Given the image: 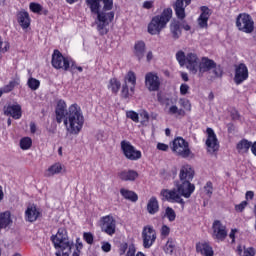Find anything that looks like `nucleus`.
Segmentation results:
<instances>
[{"instance_id":"1","label":"nucleus","mask_w":256,"mask_h":256,"mask_svg":"<svg viewBox=\"0 0 256 256\" xmlns=\"http://www.w3.org/2000/svg\"><path fill=\"white\" fill-rule=\"evenodd\" d=\"M55 113L57 123H63L69 135L81 133L83 125H85V117L79 104H72L67 109V103L64 100H59Z\"/></svg>"},{"instance_id":"2","label":"nucleus","mask_w":256,"mask_h":256,"mask_svg":"<svg viewBox=\"0 0 256 256\" xmlns=\"http://www.w3.org/2000/svg\"><path fill=\"white\" fill-rule=\"evenodd\" d=\"M87 3L92 13L97 15L95 23L99 35H107L109 33V23L115 17V13L111 12L113 0H87Z\"/></svg>"},{"instance_id":"3","label":"nucleus","mask_w":256,"mask_h":256,"mask_svg":"<svg viewBox=\"0 0 256 256\" xmlns=\"http://www.w3.org/2000/svg\"><path fill=\"white\" fill-rule=\"evenodd\" d=\"M51 241L58 249L56 256H80L81 249H83V242L81 238L76 239V244L69 240L67 230L65 228H59L55 235L51 236Z\"/></svg>"},{"instance_id":"4","label":"nucleus","mask_w":256,"mask_h":256,"mask_svg":"<svg viewBox=\"0 0 256 256\" xmlns=\"http://www.w3.org/2000/svg\"><path fill=\"white\" fill-rule=\"evenodd\" d=\"M171 17H173V10L171 8L164 9L161 15L154 16L150 21L148 24V33L150 35H159L167 27V23L171 21Z\"/></svg>"},{"instance_id":"5","label":"nucleus","mask_w":256,"mask_h":256,"mask_svg":"<svg viewBox=\"0 0 256 256\" xmlns=\"http://www.w3.org/2000/svg\"><path fill=\"white\" fill-rule=\"evenodd\" d=\"M205 73H209L211 77H213V79H217L219 77H222L223 69L220 65H217V63H215V61H213L212 59L202 57L198 64L196 75H198V77H203Z\"/></svg>"},{"instance_id":"6","label":"nucleus","mask_w":256,"mask_h":256,"mask_svg":"<svg viewBox=\"0 0 256 256\" xmlns=\"http://www.w3.org/2000/svg\"><path fill=\"white\" fill-rule=\"evenodd\" d=\"M176 59L180 67H184L185 65L186 69H188L192 75H197V69L199 68L201 59H199L196 53L189 52L185 55V52L178 51L176 53Z\"/></svg>"},{"instance_id":"7","label":"nucleus","mask_w":256,"mask_h":256,"mask_svg":"<svg viewBox=\"0 0 256 256\" xmlns=\"http://www.w3.org/2000/svg\"><path fill=\"white\" fill-rule=\"evenodd\" d=\"M172 152L178 157H183V159H187L189 157H193V152L189 147V142H187L183 137L175 138L170 144Z\"/></svg>"},{"instance_id":"8","label":"nucleus","mask_w":256,"mask_h":256,"mask_svg":"<svg viewBox=\"0 0 256 256\" xmlns=\"http://www.w3.org/2000/svg\"><path fill=\"white\" fill-rule=\"evenodd\" d=\"M236 27L238 31H241L242 33L251 34L255 31V22L251 15L241 13L236 18Z\"/></svg>"},{"instance_id":"9","label":"nucleus","mask_w":256,"mask_h":256,"mask_svg":"<svg viewBox=\"0 0 256 256\" xmlns=\"http://www.w3.org/2000/svg\"><path fill=\"white\" fill-rule=\"evenodd\" d=\"M51 63L54 69H62V71H69L71 65L73 67V59L63 56L59 50H54Z\"/></svg>"},{"instance_id":"10","label":"nucleus","mask_w":256,"mask_h":256,"mask_svg":"<svg viewBox=\"0 0 256 256\" xmlns=\"http://www.w3.org/2000/svg\"><path fill=\"white\" fill-rule=\"evenodd\" d=\"M121 149L123 155L126 157V159H129V161H139V159L143 157L141 151L135 148V146H132L129 141H122Z\"/></svg>"},{"instance_id":"11","label":"nucleus","mask_w":256,"mask_h":256,"mask_svg":"<svg viewBox=\"0 0 256 256\" xmlns=\"http://www.w3.org/2000/svg\"><path fill=\"white\" fill-rule=\"evenodd\" d=\"M145 87L150 92L159 91L161 89V78L156 72H148L145 75Z\"/></svg>"},{"instance_id":"12","label":"nucleus","mask_w":256,"mask_h":256,"mask_svg":"<svg viewBox=\"0 0 256 256\" xmlns=\"http://www.w3.org/2000/svg\"><path fill=\"white\" fill-rule=\"evenodd\" d=\"M100 227L107 235H115L117 229V222L111 215L104 216L100 219Z\"/></svg>"},{"instance_id":"13","label":"nucleus","mask_w":256,"mask_h":256,"mask_svg":"<svg viewBox=\"0 0 256 256\" xmlns=\"http://www.w3.org/2000/svg\"><path fill=\"white\" fill-rule=\"evenodd\" d=\"M176 189L180 197L189 199V197H191L195 192V185L191 184L190 180H180V182L176 184Z\"/></svg>"},{"instance_id":"14","label":"nucleus","mask_w":256,"mask_h":256,"mask_svg":"<svg viewBox=\"0 0 256 256\" xmlns=\"http://www.w3.org/2000/svg\"><path fill=\"white\" fill-rule=\"evenodd\" d=\"M143 247L149 249L157 239V232L153 226H145L142 231Z\"/></svg>"},{"instance_id":"15","label":"nucleus","mask_w":256,"mask_h":256,"mask_svg":"<svg viewBox=\"0 0 256 256\" xmlns=\"http://www.w3.org/2000/svg\"><path fill=\"white\" fill-rule=\"evenodd\" d=\"M207 139H206V147L208 153H217L219 151V140L217 139V134L212 128H207Z\"/></svg>"},{"instance_id":"16","label":"nucleus","mask_w":256,"mask_h":256,"mask_svg":"<svg viewBox=\"0 0 256 256\" xmlns=\"http://www.w3.org/2000/svg\"><path fill=\"white\" fill-rule=\"evenodd\" d=\"M247 79H249V68H247V65H237L235 67L234 83L236 85H241V83H244Z\"/></svg>"},{"instance_id":"17","label":"nucleus","mask_w":256,"mask_h":256,"mask_svg":"<svg viewBox=\"0 0 256 256\" xmlns=\"http://www.w3.org/2000/svg\"><path fill=\"white\" fill-rule=\"evenodd\" d=\"M160 195L162 196L163 201H169L170 203H180V205L185 204V201H183V198H181V194H179L177 189L162 190Z\"/></svg>"},{"instance_id":"18","label":"nucleus","mask_w":256,"mask_h":256,"mask_svg":"<svg viewBox=\"0 0 256 256\" xmlns=\"http://www.w3.org/2000/svg\"><path fill=\"white\" fill-rule=\"evenodd\" d=\"M212 237L217 239V241H224L227 237V228L219 220H215L212 225Z\"/></svg>"},{"instance_id":"19","label":"nucleus","mask_w":256,"mask_h":256,"mask_svg":"<svg viewBox=\"0 0 256 256\" xmlns=\"http://www.w3.org/2000/svg\"><path fill=\"white\" fill-rule=\"evenodd\" d=\"M67 168L61 162H56L50 165L44 172L45 177H55V175H61L66 173Z\"/></svg>"},{"instance_id":"20","label":"nucleus","mask_w":256,"mask_h":256,"mask_svg":"<svg viewBox=\"0 0 256 256\" xmlns=\"http://www.w3.org/2000/svg\"><path fill=\"white\" fill-rule=\"evenodd\" d=\"M41 216V211L35 204H31L27 207L25 211V220L28 221V223H35L37 219Z\"/></svg>"},{"instance_id":"21","label":"nucleus","mask_w":256,"mask_h":256,"mask_svg":"<svg viewBox=\"0 0 256 256\" xmlns=\"http://www.w3.org/2000/svg\"><path fill=\"white\" fill-rule=\"evenodd\" d=\"M188 5H191V0H176L174 5V11L178 19H185V9Z\"/></svg>"},{"instance_id":"22","label":"nucleus","mask_w":256,"mask_h":256,"mask_svg":"<svg viewBox=\"0 0 256 256\" xmlns=\"http://www.w3.org/2000/svg\"><path fill=\"white\" fill-rule=\"evenodd\" d=\"M193 177H195V170H193V167L188 164L183 165L179 173L180 181H193Z\"/></svg>"},{"instance_id":"23","label":"nucleus","mask_w":256,"mask_h":256,"mask_svg":"<svg viewBox=\"0 0 256 256\" xmlns=\"http://www.w3.org/2000/svg\"><path fill=\"white\" fill-rule=\"evenodd\" d=\"M201 14L198 18V25L201 29H207L209 17H211V10L206 6L200 8Z\"/></svg>"},{"instance_id":"24","label":"nucleus","mask_w":256,"mask_h":256,"mask_svg":"<svg viewBox=\"0 0 256 256\" xmlns=\"http://www.w3.org/2000/svg\"><path fill=\"white\" fill-rule=\"evenodd\" d=\"M4 115L10 116L13 119H19L23 115V112L21 110V105L19 104L8 105L4 109Z\"/></svg>"},{"instance_id":"25","label":"nucleus","mask_w":256,"mask_h":256,"mask_svg":"<svg viewBox=\"0 0 256 256\" xmlns=\"http://www.w3.org/2000/svg\"><path fill=\"white\" fill-rule=\"evenodd\" d=\"M17 21L22 29H29V27L31 26V17L29 16V12L25 10H21L20 12H18Z\"/></svg>"},{"instance_id":"26","label":"nucleus","mask_w":256,"mask_h":256,"mask_svg":"<svg viewBox=\"0 0 256 256\" xmlns=\"http://www.w3.org/2000/svg\"><path fill=\"white\" fill-rule=\"evenodd\" d=\"M145 51H147V46L145 45V42L143 41H137L134 44L133 54L138 61H143L145 57Z\"/></svg>"},{"instance_id":"27","label":"nucleus","mask_w":256,"mask_h":256,"mask_svg":"<svg viewBox=\"0 0 256 256\" xmlns=\"http://www.w3.org/2000/svg\"><path fill=\"white\" fill-rule=\"evenodd\" d=\"M138 177L139 173L135 170L127 169L118 172V179L121 181H135Z\"/></svg>"},{"instance_id":"28","label":"nucleus","mask_w":256,"mask_h":256,"mask_svg":"<svg viewBox=\"0 0 256 256\" xmlns=\"http://www.w3.org/2000/svg\"><path fill=\"white\" fill-rule=\"evenodd\" d=\"M196 251L204 256H213L214 254L213 247H211L207 242H199L196 245Z\"/></svg>"},{"instance_id":"29","label":"nucleus","mask_w":256,"mask_h":256,"mask_svg":"<svg viewBox=\"0 0 256 256\" xmlns=\"http://www.w3.org/2000/svg\"><path fill=\"white\" fill-rule=\"evenodd\" d=\"M128 249V251H127ZM127 251L126 253V256H145V254H143V252H138L136 255V249H135V245H130L129 248L127 246V243H124V244H121L120 245V255H125V252Z\"/></svg>"},{"instance_id":"30","label":"nucleus","mask_w":256,"mask_h":256,"mask_svg":"<svg viewBox=\"0 0 256 256\" xmlns=\"http://www.w3.org/2000/svg\"><path fill=\"white\" fill-rule=\"evenodd\" d=\"M253 142L247 140V139H242L240 142H238L236 149L238 153L240 154H245L249 153V150L252 149Z\"/></svg>"},{"instance_id":"31","label":"nucleus","mask_w":256,"mask_h":256,"mask_svg":"<svg viewBox=\"0 0 256 256\" xmlns=\"http://www.w3.org/2000/svg\"><path fill=\"white\" fill-rule=\"evenodd\" d=\"M147 211L150 215H155L159 211V201L155 197H151L147 204Z\"/></svg>"},{"instance_id":"32","label":"nucleus","mask_w":256,"mask_h":256,"mask_svg":"<svg viewBox=\"0 0 256 256\" xmlns=\"http://www.w3.org/2000/svg\"><path fill=\"white\" fill-rule=\"evenodd\" d=\"M13 223V220H11V212L6 211L3 213H0V225L3 229L9 227Z\"/></svg>"},{"instance_id":"33","label":"nucleus","mask_w":256,"mask_h":256,"mask_svg":"<svg viewBox=\"0 0 256 256\" xmlns=\"http://www.w3.org/2000/svg\"><path fill=\"white\" fill-rule=\"evenodd\" d=\"M237 251L239 256H255L256 253L255 248L245 246H238Z\"/></svg>"},{"instance_id":"34","label":"nucleus","mask_w":256,"mask_h":256,"mask_svg":"<svg viewBox=\"0 0 256 256\" xmlns=\"http://www.w3.org/2000/svg\"><path fill=\"white\" fill-rule=\"evenodd\" d=\"M108 89L115 95L119 93V89H121V82L117 80L116 78H112L108 82Z\"/></svg>"},{"instance_id":"35","label":"nucleus","mask_w":256,"mask_h":256,"mask_svg":"<svg viewBox=\"0 0 256 256\" xmlns=\"http://www.w3.org/2000/svg\"><path fill=\"white\" fill-rule=\"evenodd\" d=\"M124 81H125V85H131L130 87H134L135 88V85H137V75L135 74V72L133 71H129L125 78H124Z\"/></svg>"},{"instance_id":"36","label":"nucleus","mask_w":256,"mask_h":256,"mask_svg":"<svg viewBox=\"0 0 256 256\" xmlns=\"http://www.w3.org/2000/svg\"><path fill=\"white\" fill-rule=\"evenodd\" d=\"M121 93L124 99H129V97H133V95H135V88L133 86L129 87V84H124Z\"/></svg>"},{"instance_id":"37","label":"nucleus","mask_w":256,"mask_h":256,"mask_svg":"<svg viewBox=\"0 0 256 256\" xmlns=\"http://www.w3.org/2000/svg\"><path fill=\"white\" fill-rule=\"evenodd\" d=\"M170 31L174 39H179L181 37V26H179V22H172L170 24Z\"/></svg>"},{"instance_id":"38","label":"nucleus","mask_w":256,"mask_h":256,"mask_svg":"<svg viewBox=\"0 0 256 256\" xmlns=\"http://www.w3.org/2000/svg\"><path fill=\"white\" fill-rule=\"evenodd\" d=\"M120 193L122 197H124V199H128L129 201L135 202L137 201V199H139V197L135 194V192L131 190L121 189Z\"/></svg>"},{"instance_id":"39","label":"nucleus","mask_w":256,"mask_h":256,"mask_svg":"<svg viewBox=\"0 0 256 256\" xmlns=\"http://www.w3.org/2000/svg\"><path fill=\"white\" fill-rule=\"evenodd\" d=\"M168 115H177V116H184L185 110L179 109L177 105H171L167 108Z\"/></svg>"},{"instance_id":"40","label":"nucleus","mask_w":256,"mask_h":256,"mask_svg":"<svg viewBox=\"0 0 256 256\" xmlns=\"http://www.w3.org/2000/svg\"><path fill=\"white\" fill-rule=\"evenodd\" d=\"M31 145H33V140L29 137H24L20 140V148L23 151L31 149Z\"/></svg>"},{"instance_id":"41","label":"nucleus","mask_w":256,"mask_h":256,"mask_svg":"<svg viewBox=\"0 0 256 256\" xmlns=\"http://www.w3.org/2000/svg\"><path fill=\"white\" fill-rule=\"evenodd\" d=\"M27 85L32 91H37V89H39V87L41 86V81L35 78H29L27 81Z\"/></svg>"},{"instance_id":"42","label":"nucleus","mask_w":256,"mask_h":256,"mask_svg":"<svg viewBox=\"0 0 256 256\" xmlns=\"http://www.w3.org/2000/svg\"><path fill=\"white\" fill-rule=\"evenodd\" d=\"M164 251L167 255H173V251H175V241L173 239H168Z\"/></svg>"},{"instance_id":"43","label":"nucleus","mask_w":256,"mask_h":256,"mask_svg":"<svg viewBox=\"0 0 256 256\" xmlns=\"http://www.w3.org/2000/svg\"><path fill=\"white\" fill-rule=\"evenodd\" d=\"M164 217H167L168 221L173 222V221H175L177 214H175V210H173V208L167 207L165 209Z\"/></svg>"},{"instance_id":"44","label":"nucleus","mask_w":256,"mask_h":256,"mask_svg":"<svg viewBox=\"0 0 256 256\" xmlns=\"http://www.w3.org/2000/svg\"><path fill=\"white\" fill-rule=\"evenodd\" d=\"M139 117L141 119L140 121L141 125H144L145 127H147L149 125V113L145 110H142L139 113Z\"/></svg>"},{"instance_id":"45","label":"nucleus","mask_w":256,"mask_h":256,"mask_svg":"<svg viewBox=\"0 0 256 256\" xmlns=\"http://www.w3.org/2000/svg\"><path fill=\"white\" fill-rule=\"evenodd\" d=\"M29 9L30 11H32V13L40 14L41 11H43V6H41V4L39 3L31 2L29 5Z\"/></svg>"},{"instance_id":"46","label":"nucleus","mask_w":256,"mask_h":256,"mask_svg":"<svg viewBox=\"0 0 256 256\" xmlns=\"http://www.w3.org/2000/svg\"><path fill=\"white\" fill-rule=\"evenodd\" d=\"M126 117L134 121V123H139V114L133 110L127 111Z\"/></svg>"},{"instance_id":"47","label":"nucleus","mask_w":256,"mask_h":256,"mask_svg":"<svg viewBox=\"0 0 256 256\" xmlns=\"http://www.w3.org/2000/svg\"><path fill=\"white\" fill-rule=\"evenodd\" d=\"M20 83H21V81L19 79H14V80L10 81L9 84L6 85L5 91H13V89H15V87H19Z\"/></svg>"},{"instance_id":"48","label":"nucleus","mask_w":256,"mask_h":256,"mask_svg":"<svg viewBox=\"0 0 256 256\" xmlns=\"http://www.w3.org/2000/svg\"><path fill=\"white\" fill-rule=\"evenodd\" d=\"M171 233V228L167 225H162L160 229V235L162 239H166V237H169V234Z\"/></svg>"},{"instance_id":"49","label":"nucleus","mask_w":256,"mask_h":256,"mask_svg":"<svg viewBox=\"0 0 256 256\" xmlns=\"http://www.w3.org/2000/svg\"><path fill=\"white\" fill-rule=\"evenodd\" d=\"M179 105L183 107L184 111H191V102L185 98L179 100Z\"/></svg>"},{"instance_id":"50","label":"nucleus","mask_w":256,"mask_h":256,"mask_svg":"<svg viewBox=\"0 0 256 256\" xmlns=\"http://www.w3.org/2000/svg\"><path fill=\"white\" fill-rule=\"evenodd\" d=\"M204 193L208 197H211V195H213V183H211V182L206 183V185L204 186Z\"/></svg>"},{"instance_id":"51","label":"nucleus","mask_w":256,"mask_h":256,"mask_svg":"<svg viewBox=\"0 0 256 256\" xmlns=\"http://www.w3.org/2000/svg\"><path fill=\"white\" fill-rule=\"evenodd\" d=\"M83 239L88 243V245L93 244V234L90 232H84Z\"/></svg>"},{"instance_id":"52","label":"nucleus","mask_w":256,"mask_h":256,"mask_svg":"<svg viewBox=\"0 0 256 256\" xmlns=\"http://www.w3.org/2000/svg\"><path fill=\"white\" fill-rule=\"evenodd\" d=\"M9 49H10L9 42H3L0 40V53H7Z\"/></svg>"},{"instance_id":"53","label":"nucleus","mask_w":256,"mask_h":256,"mask_svg":"<svg viewBox=\"0 0 256 256\" xmlns=\"http://www.w3.org/2000/svg\"><path fill=\"white\" fill-rule=\"evenodd\" d=\"M248 203L247 201H242L240 204H237L235 206V211H237L238 213H241L245 210V207H247Z\"/></svg>"},{"instance_id":"54","label":"nucleus","mask_w":256,"mask_h":256,"mask_svg":"<svg viewBox=\"0 0 256 256\" xmlns=\"http://www.w3.org/2000/svg\"><path fill=\"white\" fill-rule=\"evenodd\" d=\"M189 89H190V87L187 84H185V83L181 84L180 85V94L181 95H188Z\"/></svg>"},{"instance_id":"55","label":"nucleus","mask_w":256,"mask_h":256,"mask_svg":"<svg viewBox=\"0 0 256 256\" xmlns=\"http://www.w3.org/2000/svg\"><path fill=\"white\" fill-rule=\"evenodd\" d=\"M156 149H158V151H169V145L158 142L156 145Z\"/></svg>"},{"instance_id":"56","label":"nucleus","mask_w":256,"mask_h":256,"mask_svg":"<svg viewBox=\"0 0 256 256\" xmlns=\"http://www.w3.org/2000/svg\"><path fill=\"white\" fill-rule=\"evenodd\" d=\"M101 249L104 253H109V251H111V244L109 242H103Z\"/></svg>"},{"instance_id":"57","label":"nucleus","mask_w":256,"mask_h":256,"mask_svg":"<svg viewBox=\"0 0 256 256\" xmlns=\"http://www.w3.org/2000/svg\"><path fill=\"white\" fill-rule=\"evenodd\" d=\"M143 9H153V1H145L143 3Z\"/></svg>"},{"instance_id":"58","label":"nucleus","mask_w":256,"mask_h":256,"mask_svg":"<svg viewBox=\"0 0 256 256\" xmlns=\"http://www.w3.org/2000/svg\"><path fill=\"white\" fill-rule=\"evenodd\" d=\"M153 51H148L147 53H146V61H147V63H151V61H153Z\"/></svg>"},{"instance_id":"59","label":"nucleus","mask_w":256,"mask_h":256,"mask_svg":"<svg viewBox=\"0 0 256 256\" xmlns=\"http://www.w3.org/2000/svg\"><path fill=\"white\" fill-rule=\"evenodd\" d=\"M245 197L247 201L252 200L255 197V193L253 191H247Z\"/></svg>"},{"instance_id":"60","label":"nucleus","mask_w":256,"mask_h":256,"mask_svg":"<svg viewBox=\"0 0 256 256\" xmlns=\"http://www.w3.org/2000/svg\"><path fill=\"white\" fill-rule=\"evenodd\" d=\"M235 233H237V229H232L229 234L230 239H232V243H235Z\"/></svg>"},{"instance_id":"61","label":"nucleus","mask_w":256,"mask_h":256,"mask_svg":"<svg viewBox=\"0 0 256 256\" xmlns=\"http://www.w3.org/2000/svg\"><path fill=\"white\" fill-rule=\"evenodd\" d=\"M181 77L185 82L189 81V75L187 72H181Z\"/></svg>"},{"instance_id":"62","label":"nucleus","mask_w":256,"mask_h":256,"mask_svg":"<svg viewBox=\"0 0 256 256\" xmlns=\"http://www.w3.org/2000/svg\"><path fill=\"white\" fill-rule=\"evenodd\" d=\"M30 131H31V133L37 132V126L35 125V123L30 124Z\"/></svg>"},{"instance_id":"63","label":"nucleus","mask_w":256,"mask_h":256,"mask_svg":"<svg viewBox=\"0 0 256 256\" xmlns=\"http://www.w3.org/2000/svg\"><path fill=\"white\" fill-rule=\"evenodd\" d=\"M251 151H252L253 155L256 157V141L254 143H252Z\"/></svg>"},{"instance_id":"64","label":"nucleus","mask_w":256,"mask_h":256,"mask_svg":"<svg viewBox=\"0 0 256 256\" xmlns=\"http://www.w3.org/2000/svg\"><path fill=\"white\" fill-rule=\"evenodd\" d=\"M213 99H215V94H213V92H210L208 94V101H213Z\"/></svg>"}]
</instances>
